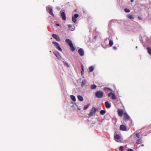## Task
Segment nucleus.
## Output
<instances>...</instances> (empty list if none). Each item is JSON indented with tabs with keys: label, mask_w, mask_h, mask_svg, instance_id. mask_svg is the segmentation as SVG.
<instances>
[{
	"label": "nucleus",
	"mask_w": 151,
	"mask_h": 151,
	"mask_svg": "<svg viewBox=\"0 0 151 151\" xmlns=\"http://www.w3.org/2000/svg\"><path fill=\"white\" fill-rule=\"evenodd\" d=\"M104 93L101 91H97L95 93V96L98 98H101L103 97Z\"/></svg>",
	"instance_id": "nucleus-1"
},
{
	"label": "nucleus",
	"mask_w": 151,
	"mask_h": 151,
	"mask_svg": "<svg viewBox=\"0 0 151 151\" xmlns=\"http://www.w3.org/2000/svg\"><path fill=\"white\" fill-rule=\"evenodd\" d=\"M46 9L47 11L52 16L54 17V15L52 12V8L50 6H47L46 7Z\"/></svg>",
	"instance_id": "nucleus-2"
},
{
	"label": "nucleus",
	"mask_w": 151,
	"mask_h": 151,
	"mask_svg": "<svg viewBox=\"0 0 151 151\" xmlns=\"http://www.w3.org/2000/svg\"><path fill=\"white\" fill-rule=\"evenodd\" d=\"M96 110L97 109H96L95 107H93L91 111L88 114L89 116H91L95 114Z\"/></svg>",
	"instance_id": "nucleus-3"
},
{
	"label": "nucleus",
	"mask_w": 151,
	"mask_h": 151,
	"mask_svg": "<svg viewBox=\"0 0 151 151\" xmlns=\"http://www.w3.org/2000/svg\"><path fill=\"white\" fill-rule=\"evenodd\" d=\"M52 43L53 44L56 46V48L60 51H62V50L60 47V46L59 44L55 42H52Z\"/></svg>",
	"instance_id": "nucleus-4"
},
{
	"label": "nucleus",
	"mask_w": 151,
	"mask_h": 151,
	"mask_svg": "<svg viewBox=\"0 0 151 151\" xmlns=\"http://www.w3.org/2000/svg\"><path fill=\"white\" fill-rule=\"evenodd\" d=\"M114 139L116 141L119 142L120 141V136L115 133L114 134Z\"/></svg>",
	"instance_id": "nucleus-5"
},
{
	"label": "nucleus",
	"mask_w": 151,
	"mask_h": 151,
	"mask_svg": "<svg viewBox=\"0 0 151 151\" xmlns=\"http://www.w3.org/2000/svg\"><path fill=\"white\" fill-rule=\"evenodd\" d=\"M52 37L58 41H60V39L59 36L57 35L53 34H52Z\"/></svg>",
	"instance_id": "nucleus-6"
},
{
	"label": "nucleus",
	"mask_w": 151,
	"mask_h": 151,
	"mask_svg": "<svg viewBox=\"0 0 151 151\" xmlns=\"http://www.w3.org/2000/svg\"><path fill=\"white\" fill-rule=\"evenodd\" d=\"M124 119L125 121H127L130 119V118L127 113H124Z\"/></svg>",
	"instance_id": "nucleus-7"
},
{
	"label": "nucleus",
	"mask_w": 151,
	"mask_h": 151,
	"mask_svg": "<svg viewBox=\"0 0 151 151\" xmlns=\"http://www.w3.org/2000/svg\"><path fill=\"white\" fill-rule=\"evenodd\" d=\"M79 16V15L78 14H75L74 16L73 17L72 19L73 21L74 22H76V19Z\"/></svg>",
	"instance_id": "nucleus-8"
},
{
	"label": "nucleus",
	"mask_w": 151,
	"mask_h": 151,
	"mask_svg": "<svg viewBox=\"0 0 151 151\" xmlns=\"http://www.w3.org/2000/svg\"><path fill=\"white\" fill-rule=\"evenodd\" d=\"M78 52L80 55L81 56H83L84 55V51L82 49L80 48L78 50Z\"/></svg>",
	"instance_id": "nucleus-9"
},
{
	"label": "nucleus",
	"mask_w": 151,
	"mask_h": 151,
	"mask_svg": "<svg viewBox=\"0 0 151 151\" xmlns=\"http://www.w3.org/2000/svg\"><path fill=\"white\" fill-rule=\"evenodd\" d=\"M65 42L69 46L73 44L71 40L68 39H67L65 40Z\"/></svg>",
	"instance_id": "nucleus-10"
},
{
	"label": "nucleus",
	"mask_w": 151,
	"mask_h": 151,
	"mask_svg": "<svg viewBox=\"0 0 151 151\" xmlns=\"http://www.w3.org/2000/svg\"><path fill=\"white\" fill-rule=\"evenodd\" d=\"M53 54L56 56L58 59H60L61 57L58 52H53Z\"/></svg>",
	"instance_id": "nucleus-11"
},
{
	"label": "nucleus",
	"mask_w": 151,
	"mask_h": 151,
	"mask_svg": "<svg viewBox=\"0 0 151 151\" xmlns=\"http://www.w3.org/2000/svg\"><path fill=\"white\" fill-rule=\"evenodd\" d=\"M120 129L122 131H126L127 129L126 127L123 125H121L120 126Z\"/></svg>",
	"instance_id": "nucleus-12"
},
{
	"label": "nucleus",
	"mask_w": 151,
	"mask_h": 151,
	"mask_svg": "<svg viewBox=\"0 0 151 151\" xmlns=\"http://www.w3.org/2000/svg\"><path fill=\"white\" fill-rule=\"evenodd\" d=\"M61 15L62 18L63 20H66V17L65 14L64 12H62V13H61Z\"/></svg>",
	"instance_id": "nucleus-13"
},
{
	"label": "nucleus",
	"mask_w": 151,
	"mask_h": 151,
	"mask_svg": "<svg viewBox=\"0 0 151 151\" xmlns=\"http://www.w3.org/2000/svg\"><path fill=\"white\" fill-rule=\"evenodd\" d=\"M118 115L120 116H122L123 114V111L122 110H118Z\"/></svg>",
	"instance_id": "nucleus-14"
},
{
	"label": "nucleus",
	"mask_w": 151,
	"mask_h": 151,
	"mask_svg": "<svg viewBox=\"0 0 151 151\" xmlns=\"http://www.w3.org/2000/svg\"><path fill=\"white\" fill-rule=\"evenodd\" d=\"M68 27L69 28V29L71 31H73L74 30L75 27L73 26L72 25L68 24Z\"/></svg>",
	"instance_id": "nucleus-15"
},
{
	"label": "nucleus",
	"mask_w": 151,
	"mask_h": 151,
	"mask_svg": "<svg viewBox=\"0 0 151 151\" xmlns=\"http://www.w3.org/2000/svg\"><path fill=\"white\" fill-rule=\"evenodd\" d=\"M105 104L106 106V107L107 108H110L111 107V106L109 104V102L108 101H106L105 102Z\"/></svg>",
	"instance_id": "nucleus-16"
},
{
	"label": "nucleus",
	"mask_w": 151,
	"mask_h": 151,
	"mask_svg": "<svg viewBox=\"0 0 151 151\" xmlns=\"http://www.w3.org/2000/svg\"><path fill=\"white\" fill-rule=\"evenodd\" d=\"M88 69L89 72H91L94 69V68L93 66H92L89 67Z\"/></svg>",
	"instance_id": "nucleus-17"
},
{
	"label": "nucleus",
	"mask_w": 151,
	"mask_h": 151,
	"mask_svg": "<svg viewBox=\"0 0 151 151\" xmlns=\"http://www.w3.org/2000/svg\"><path fill=\"white\" fill-rule=\"evenodd\" d=\"M77 97L79 100L80 101H83V98L81 96L78 95V96Z\"/></svg>",
	"instance_id": "nucleus-18"
},
{
	"label": "nucleus",
	"mask_w": 151,
	"mask_h": 151,
	"mask_svg": "<svg viewBox=\"0 0 151 151\" xmlns=\"http://www.w3.org/2000/svg\"><path fill=\"white\" fill-rule=\"evenodd\" d=\"M69 46L70 47V50L72 51L73 52L75 50V49L73 46V44Z\"/></svg>",
	"instance_id": "nucleus-19"
},
{
	"label": "nucleus",
	"mask_w": 151,
	"mask_h": 151,
	"mask_svg": "<svg viewBox=\"0 0 151 151\" xmlns=\"http://www.w3.org/2000/svg\"><path fill=\"white\" fill-rule=\"evenodd\" d=\"M97 86L94 84L91 85V86L90 88L91 89H94L96 88Z\"/></svg>",
	"instance_id": "nucleus-20"
},
{
	"label": "nucleus",
	"mask_w": 151,
	"mask_h": 151,
	"mask_svg": "<svg viewBox=\"0 0 151 151\" xmlns=\"http://www.w3.org/2000/svg\"><path fill=\"white\" fill-rule=\"evenodd\" d=\"M136 143L137 144H140L142 143V141L141 139H138L136 140Z\"/></svg>",
	"instance_id": "nucleus-21"
},
{
	"label": "nucleus",
	"mask_w": 151,
	"mask_h": 151,
	"mask_svg": "<svg viewBox=\"0 0 151 151\" xmlns=\"http://www.w3.org/2000/svg\"><path fill=\"white\" fill-rule=\"evenodd\" d=\"M86 80H84L82 82L81 86L82 87L85 86L86 83Z\"/></svg>",
	"instance_id": "nucleus-22"
},
{
	"label": "nucleus",
	"mask_w": 151,
	"mask_h": 151,
	"mask_svg": "<svg viewBox=\"0 0 151 151\" xmlns=\"http://www.w3.org/2000/svg\"><path fill=\"white\" fill-rule=\"evenodd\" d=\"M70 98L71 99L74 101H76V99L75 97L73 95H71L70 96Z\"/></svg>",
	"instance_id": "nucleus-23"
},
{
	"label": "nucleus",
	"mask_w": 151,
	"mask_h": 151,
	"mask_svg": "<svg viewBox=\"0 0 151 151\" xmlns=\"http://www.w3.org/2000/svg\"><path fill=\"white\" fill-rule=\"evenodd\" d=\"M112 97L111 99L112 100H115L116 99V97L115 96V95L114 93H113L112 95H111Z\"/></svg>",
	"instance_id": "nucleus-24"
},
{
	"label": "nucleus",
	"mask_w": 151,
	"mask_h": 151,
	"mask_svg": "<svg viewBox=\"0 0 151 151\" xmlns=\"http://www.w3.org/2000/svg\"><path fill=\"white\" fill-rule=\"evenodd\" d=\"M106 112V111L104 110H101L100 111V113L102 115H104V114H105Z\"/></svg>",
	"instance_id": "nucleus-25"
},
{
	"label": "nucleus",
	"mask_w": 151,
	"mask_h": 151,
	"mask_svg": "<svg viewBox=\"0 0 151 151\" xmlns=\"http://www.w3.org/2000/svg\"><path fill=\"white\" fill-rule=\"evenodd\" d=\"M148 52L149 54H151V48L150 47H148L147 48Z\"/></svg>",
	"instance_id": "nucleus-26"
},
{
	"label": "nucleus",
	"mask_w": 151,
	"mask_h": 151,
	"mask_svg": "<svg viewBox=\"0 0 151 151\" xmlns=\"http://www.w3.org/2000/svg\"><path fill=\"white\" fill-rule=\"evenodd\" d=\"M109 45L110 46H112L113 45V41L112 40H110L109 41Z\"/></svg>",
	"instance_id": "nucleus-27"
},
{
	"label": "nucleus",
	"mask_w": 151,
	"mask_h": 151,
	"mask_svg": "<svg viewBox=\"0 0 151 151\" xmlns=\"http://www.w3.org/2000/svg\"><path fill=\"white\" fill-rule=\"evenodd\" d=\"M89 105L90 104H89L86 105L83 108V110H85L86 109L89 107Z\"/></svg>",
	"instance_id": "nucleus-28"
},
{
	"label": "nucleus",
	"mask_w": 151,
	"mask_h": 151,
	"mask_svg": "<svg viewBox=\"0 0 151 151\" xmlns=\"http://www.w3.org/2000/svg\"><path fill=\"white\" fill-rule=\"evenodd\" d=\"M127 17L129 19H134V18L132 15H128L127 16Z\"/></svg>",
	"instance_id": "nucleus-29"
},
{
	"label": "nucleus",
	"mask_w": 151,
	"mask_h": 151,
	"mask_svg": "<svg viewBox=\"0 0 151 151\" xmlns=\"http://www.w3.org/2000/svg\"><path fill=\"white\" fill-rule=\"evenodd\" d=\"M124 11L127 13H129L130 12V10L129 9H128L127 8H125L124 9Z\"/></svg>",
	"instance_id": "nucleus-30"
},
{
	"label": "nucleus",
	"mask_w": 151,
	"mask_h": 151,
	"mask_svg": "<svg viewBox=\"0 0 151 151\" xmlns=\"http://www.w3.org/2000/svg\"><path fill=\"white\" fill-rule=\"evenodd\" d=\"M123 148L124 147L123 146H120L119 148V150L120 151H123L124 150Z\"/></svg>",
	"instance_id": "nucleus-31"
},
{
	"label": "nucleus",
	"mask_w": 151,
	"mask_h": 151,
	"mask_svg": "<svg viewBox=\"0 0 151 151\" xmlns=\"http://www.w3.org/2000/svg\"><path fill=\"white\" fill-rule=\"evenodd\" d=\"M136 136L137 137V138H139V134L138 133H137L136 134Z\"/></svg>",
	"instance_id": "nucleus-32"
},
{
	"label": "nucleus",
	"mask_w": 151,
	"mask_h": 151,
	"mask_svg": "<svg viewBox=\"0 0 151 151\" xmlns=\"http://www.w3.org/2000/svg\"><path fill=\"white\" fill-rule=\"evenodd\" d=\"M113 93H112V92H110V93H109L108 95V96L109 97H110L111 95Z\"/></svg>",
	"instance_id": "nucleus-33"
},
{
	"label": "nucleus",
	"mask_w": 151,
	"mask_h": 151,
	"mask_svg": "<svg viewBox=\"0 0 151 151\" xmlns=\"http://www.w3.org/2000/svg\"><path fill=\"white\" fill-rule=\"evenodd\" d=\"M138 18L139 20H141V19H142V18L141 17H140V16H138Z\"/></svg>",
	"instance_id": "nucleus-34"
},
{
	"label": "nucleus",
	"mask_w": 151,
	"mask_h": 151,
	"mask_svg": "<svg viewBox=\"0 0 151 151\" xmlns=\"http://www.w3.org/2000/svg\"><path fill=\"white\" fill-rule=\"evenodd\" d=\"M64 64L66 65L68 67H69L68 63L67 62H64Z\"/></svg>",
	"instance_id": "nucleus-35"
},
{
	"label": "nucleus",
	"mask_w": 151,
	"mask_h": 151,
	"mask_svg": "<svg viewBox=\"0 0 151 151\" xmlns=\"http://www.w3.org/2000/svg\"><path fill=\"white\" fill-rule=\"evenodd\" d=\"M127 151H133V150L132 149H129Z\"/></svg>",
	"instance_id": "nucleus-36"
},
{
	"label": "nucleus",
	"mask_w": 151,
	"mask_h": 151,
	"mask_svg": "<svg viewBox=\"0 0 151 151\" xmlns=\"http://www.w3.org/2000/svg\"><path fill=\"white\" fill-rule=\"evenodd\" d=\"M113 49H114L115 50H116L117 49V48L115 46H114L113 47Z\"/></svg>",
	"instance_id": "nucleus-37"
},
{
	"label": "nucleus",
	"mask_w": 151,
	"mask_h": 151,
	"mask_svg": "<svg viewBox=\"0 0 151 151\" xmlns=\"http://www.w3.org/2000/svg\"><path fill=\"white\" fill-rule=\"evenodd\" d=\"M81 67H82V70H83V69H83V66L82 65H81Z\"/></svg>",
	"instance_id": "nucleus-38"
},
{
	"label": "nucleus",
	"mask_w": 151,
	"mask_h": 151,
	"mask_svg": "<svg viewBox=\"0 0 151 151\" xmlns=\"http://www.w3.org/2000/svg\"><path fill=\"white\" fill-rule=\"evenodd\" d=\"M108 89V88H105L104 89V91H105L106 89Z\"/></svg>",
	"instance_id": "nucleus-39"
},
{
	"label": "nucleus",
	"mask_w": 151,
	"mask_h": 151,
	"mask_svg": "<svg viewBox=\"0 0 151 151\" xmlns=\"http://www.w3.org/2000/svg\"><path fill=\"white\" fill-rule=\"evenodd\" d=\"M84 72V69H83V70H82V71H81V73L82 74L83 73V72Z\"/></svg>",
	"instance_id": "nucleus-40"
},
{
	"label": "nucleus",
	"mask_w": 151,
	"mask_h": 151,
	"mask_svg": "<svg viewBox=\"0 0 151 151\" xmlns=\"http://www.w3.org/2000/svg\"><path fill=\"white\" fill-rule=\"evenodd\" d=\"M56 25L57 26H59L60 25H59V24H56Z\"/></svg>",
	"instance_id": "nucleus-41"
},
{
	"label": "nucleus",
	"mask_w": 151,
	"mask_h": 151,
	"mask_svg": "<svg viewBox=\"0 0 151 151\" xmlns=\"http://www.w3.org/2000/svg\"><path fill=\"white\" fill-rule=\"evenodd\" d=\"M134 0H131V2H133L134 1Z\"/></svg>",
	"instance_id": "nucleus-42"
}]
</instances>
